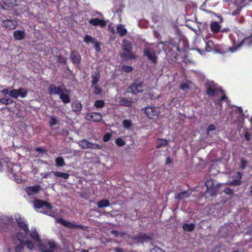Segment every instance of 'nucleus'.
I'll return each instance as SVG.
<instances>
[{"label": "nucleus", "mask_w": 252, "mask_h": 252, "mask_svg": "<svg viewBox=\"0 0 252 252\" xmlns=\"http://www.w3.org/2000/svg\"><path fill=\"white\" fill-rule=\"evenodd\" d=\"M249 35L244 36L243 39L239 44L234 45L229 48L228 51L231 52H235L243 45L250 47L252 46V29L250 30Z\"/></svg>", "instance_id": "f257e3e1"}, {"label": "nucleus", "mask_w": 252, "mask_h": 252, "mask_svg": "<svg viewBox=\"0 0 252 252\" xmlns=\"http://www.w3.org/2000/svg\"><path fill=\"white\" fill-rule=\"evenodd\" d=\"M122 49L125 53L121 54L122 57H124L126 59H135V56L132 53V44L129 40L124 39L122 41Z\"/></svg>", "instance_id": "f03ea898"}, {"label": "nucleus", "mask_w": 252, "mask_h": 252, "mask_svg": "<svg viewBox=\"0 0 252 252\" xmlns=\"http://www.w3.org/2000/svg\"><path fill=\"white\" fill-rule=\"evenodd\" d=\"M206 94L209 96H214L218 92H220L224 94V91L221 88H218L217 85L213 82L208 83L206 86Z\"/></svg>", "instance_id": "7ed1b4c3"}, {"label": "nucleus", "mask_w": 252, "mask_h": 252, "mask_svg": "<svg viewBox=\"0 0 252 252\" xmlns=\"http://www.w3.org/2000/svg\"><path fill=\"white\" fill-rule=\"evenodd\" d=\"M38 247L41 252H54L56 248L54 242H49L46 243L40 242Z\"/></svg>", "instance_id": "20e7f679"}, {"label": "nucleus", "mask_w": 252, "mask_h": 252, "mask_svg": "<svg viewBox=\"0 0 252 252\" xmlns=\"http://www.w3.org/2000/svg\"><path fill=\"white\" fill-rule=\"evenodd\" d=\"M28 91L27 90L19 88L18 89H13L10 91V96L17 99L18 97L25 98L28 95Z\"/></svg>", "instance_id": "39448f33"}, {"label": "nucleus", "mask_w": 252, "mask_h": 252, "mask_svg": "<svg viewBox=\"0 0 252 252\" xmlns=\"http://www.w3.org/2000/svg\"><path fill=\"white\" fill-rule=\"evenodd\" d=\"M79 146L84 149H101L102 146L96 143L89 142L87 140L83 139L79 141Z\"/></svg>", "instance_id": "423d86ee"}, {"label": "nucleus", "mask_w": 252, "mask_h": 252, "mask_svg": "<svg viewBox=\"0 0 252 252\" xmlns=\"http://www.w3.org/2000/svg\"><path fill=\"white\" fill-rule=\"evenodd\" d=\"M56 222L57 223H61L64 226L69 228H76L82 229L83 227V226L82 225L74 224L73 223L68 221L60 217L56 218Z\"/></svg>", "instance_id": "0eeeda50"}, {"label": "nucleus", "mask_w": 252, "mask_h": 252, "mask_svg": "<svg viewBox=\"0 0 252 252\" xmlns=\"http://www.w3.org/2000/svg\"><path fill=\"white\" fill-rule=\"evenodd\" d=\"M129 92L136 94L142 93L144 90V85L142 82L134 83L129 88Z\"/></svg>", "instance_id": "6e6552de"}, {"label": "nucleus", "mask_w": 252, "mask_h": 252, "mask_svg": "<svg viewBox=\"0 0 252 252\" xmlns=\"http://www.w3.org/2000/svg\"><path fill=\"white\" fill-rule=\"evenodd\" d=\"M242 174L241 172H237L234 175L232 176V181H229L227 184L229 186H237L241 185Z\"/></svg>", "instance_id": "1a4fd4ad"}, {"label": "nucleus", "mask_w": 252, "mask_h": 252, "mask_svg": "<svg viewBox=\"0 0 252 252\" xmlns=\"http://www.w3.org/2000/svg\"><path fill=\"white\" fill-rule=\"evenodd\" d=\"M48 91L50 95H59L63 91L68 92V90L60 86H56L54 84H50L48 88Z\"/></svg>", "instance_id": "9d476101"}, {"label": "nucleus", "mask_w": 252, "mask_h": 252, "mask_svg": "<svg viewBox=\"0 0 252 252\" xmlns=\"http://www.w3.org/2000/svg\"><path fill=\"white\" fill-rule=\"evenodd\" d=\"M144 112L149 119H153L155 116L158 117L159 114L158 109L155 107H146Z\"/></svg>", "instance_id": "9b49d317"}, {"label": "nucleus", "mask_w": 252, "mask_h": 252, "mask_svg": "<svg viewBox=\"0 0 252 252\" xmlns=\"http://www.w3.org/2000/svg\"><path fill=\"white\" fill-rule=\"evenodd\" d=\"M239 1V0H236L235 1V7L234 8H231L230 10V14L232 16L238 15L244 7L243 5H241V4L244 3L245 0H241L240 2Z\"/></svg>", "instance_id": "f8f14e48"}, {"label": "nucleus", "mask_w": 252, "mask_h": 252, "mask_svg": "<svg viewBox=\"0 0 252 252\" xmlns=\"http://www.w3.org/2000/svg\"><path fill=\"white\" fill-rule=\"evenodd\" d=\"M33 205L34 208L38 209H43L44 208L48 209H51L52 208V206L50 203L40 199H36L34 200Z\"/></svg>", "instance_id": "ddd939ff"}, {"label": "nucleus", "mask_w": 252, "mask_h": 252, "mask_svg": "<svg viewBox=\"0 0 252 252\" xmlns=\"http://www.w3.org/2000/svg\"><path fill=\"white\" fill-rule=\"evenodd\" d=\"M18 25V22L15 20L6 19L3 20L1 23V27L9 30L15 29Z\"/></svg>", "instance_id": "4468645a"}, {"label": "nucleus", "mask_w": 252, "mask_h": 252, "mask_svg": "<svg viewBox=\"0 0 252 252\" xmlns=\"http://www.w3.org/2000/svg\"><path fill=\"white\" fill-rule=\"evenodd\" d=\"M144 56L147 57L148 59L152 63L156 64L158 62L157 57L155 52L153 50L144 49L143 51Z\"/></svg>", "instance_id": "2eb2a0df"}, {"label": "nucleus", "mask_w": 252, "mask_h": 252, "mask_svg": "<svg viewBox=\"0 0 252 252\" xmlns=\"http://www.w3.org/2000/svg\"><path fill=\"white\" fill-rule=\"evenodd\" d=\"M41 187L39 185L33 186H30L25 188V191L29 196L34 195L38 193L41 190Z\"/></svg>", "instance_id": "dca6fc26"}, {"label": "nucleus", "mask_w": 252, "mask_h": 252, "mask_svg": "<svg viewBox=\"0 0 252 252\" xmlns=\"http://www.w3.org/2000/svg\"><path fill=\"white\" fill-rule=\"evenodd\" d=\"M86 118L89 121L94 122H99L102 119V115L100 113L92 112L87 114Z\"/></svg>", "instance_id": "f3484780"}, {"label": "nucleus", "mask_w": 252, "mask_h": 252, "mask_svg": "<svg viewBox=\"0 0 252 252\" xmlns=\"http://www.w3.org/2000/svg\"><path fill=\"white\" fill-rule=\"evenodd\" d=\"M70 59L73 64L78 65L81 63V56L76 50H73L70 52Z\"/></svg>", "instance_id": "a211bd4d"}, {"label": "nucleus", "mask_w": 252, "mask_h": 252, "mask_svg": "<svg viewBox=\"0 0 252 252\" xmlns=\"http://www.w3.org/2000/svg\"><path fill=\"white\" fill-rule=\"evenodd\" d=\"M89 23L94 26H99L101 27H104L106 26V22L105 20L98 18L90 19Z\"/></svg>", "instance_id": "6ab92c4d"}, {"label": "nucleus", "mask_w": 252, "mask_h": 252, "mask_svg": "<svg viewBox=\"0 0 252 252\" xmlns=\"http://www.w3.org/2000/svg\"><path fill=\"white\" fill-rule=\"evenodd\" d=\"M16 222L18 225L26 233H28L29 231L28 224L26 223L25 220L21 218H19L16 219Z\"/></svg>", "instance_id": "aec40b11"}, {"label": "nucleus", "mask_w": 252, "mask_h": 252, "mask_svg": "<svg viewBox=\"0 0 252 252\" xmlns=\"http://www.w3.org/2000/svg\"><path fill=\"white\" fill-rule=\"evenodd\" d=\"M69 91L68 92H65V91H63L59 95L60 99L62 100V101L64 104L69 103L70 101V97L68 94Z\"/></svg>", "instance_id": "412c9836"}, {"label": "nucleus", "mask_w": 252, "mask_h": 252, "mask_svg": "<svg viewBox=\"0 0 252 252\" xmlns=\"http://www.w3.org/2000/svg\"><path fill=\"white\" fill-rule=\"evenodd\" d=\"M26 32L24 31L16 30L13 32V36L15 40H22L26 37Z\"/></svg>", "instance_id": "4be33fe9"}, {"label": "nucleus", "mask_w": 252, "mask_h": 252, "mask_svg": "<svg viewBox=\"0 0 252 252\" xmlns=\"http://www.w3.org/2000/svg\"><path fill=\"white\" fill-rule=\"evenodd\" d=\"M119 104L121 106L125 107H131L132 106L131 99L130 98H125L121 97L120 98L119 101Z\"/></svg>", "instance_id": "5701e85b"}, {"label": "nucleus", "mask_w": 252, "mask_h": 252, "mask_svg": "<svg viewBox=\"0 0 252 252\" xmlns=\"http://www.w3.org/2000/svg\"><path fill=\"white\" fill-rule=\"evenodd\" d=\"M91 77L92 78V80L91 81L92 86H96L97 84V83L99 81L100 75L99 71L96 70L94 72H93Z\"/></svg>", "instance_id": "b1692460"}, {"label": "nucleus", "mask_w": 252, "mask_h": 252, "mask_svg": "<svg viewBox=\"0 0 252 252\" xmlns=\"http://www.w3.org/2000/svg\"><path fill=\"white\" fill-rule=\"evenodd\" d=\"M82 109V104L77 101H74L71 103V109L72 111L75 112H80Z\"/></svg>", "instance_id": "393cba45"}, {"label": "nucleus", "mask_w": 252, "mask_h": 252, "mask_svg": "<svg viewBox=\"0 0 252 252\" xmlns=\"http://www.w3.org/2000/svg\"><path fill=\"white\" fill-rule=\"evenodd\" d=\"M116 30L117 33L121 37H123L127 34V30L121 24L117 25Z\"/></svg>", "instance_id": "a878e982"}, {"label": "nucleus", "mask_w": 252, "mask_h": 252, "mask_svg": "<svg viewBox=\"0 0 252 252\" xmlns=\"http://www.w3.org/2000/svg\"><path fill=\"white\" fill-rule=\"evenodd\" d=\"M182 228L184 231L188 232H192L195 229V224L193 223H184L182 226Z\"/></svg>", "instance_id": "bb28decb"}, {"label": "nucleus", "mask_w": 252, "mask_h": 252, "mask_svg": "<svg viewBox=\"0 0 252 252\" xmlns=\"http://www.w3.org/2000/svg\"><path fill=\"white\" fill-rule=\"evenodd\" d=\"M168 144V141L164 139L158 138L156 143V148L159 149Z\"/></svg>", "instance_id": "cd10ccee"}, {"label": "nucleus", "mask_w": 252, "mask_h": 252, "mask_svg": "<svg viewBox=\"0 0 252 252\" xmlns=\"http://www.w3.org/2000/svg\"><path fill=\"white\" fill-rule=\"evenodd\" d=\"M210 29L213 33H218L220 30V26L217 22H212L210 25Z\"/></svg>", "instance_id": "c85d7f7f"}, {"label": "nucleus", "mask_w": 252, "mask_h": 252, "mask_svg": "<svg viewBox=\"0 0 252 252\" xmlns=\"http://www.w3.org/2000/svg\"><path fill=\"white\" fill-rule=\"evenodd\" d=\"M189 196L188 191H183L179 193H177L175 195V198L179 200H181L184 198L188 197Z\"/></svg>", "instance_id": "c756f323"}, {"label": "nucleus", "mask_w": 252, "mask_h": 252, "mask_svg": "<svg viewBox=\"0 0 252 252\" xmlns=\"http://www.w3.org/2000/svg\"><path fill=\"white\" fill-rule=\"evenodd\" d=\"M110 205V201L107 199H102L97 203V206L99 208L108 207Z\"/></svg>", "instance_id": "7c9ffc66"}, {"label": "nucleus", "mask_w": 252, "mask_h": 252, "mask_svg": "<svg viewBox=\"0 0 252 252\" xmlns=\"http://www.w3.org/2000/svg\"><path fill=\"white\" fill-rule=\"evenodd\" d=\"M220 187V185H218V186H214L208 189H206V192H208L209 193V194L212 196H216L217 194V192H218V188Z\"/></svg>", "instance_id": "2f4dec72"}, {"label": "nucleus", "mask_w": 252, "mask_h": 252, "mask_svg": "<svg viewBox=\"0 0 252 252\" xmlns=\"http://www.w3.org/2000/svg\"><path fill=\"white\" fill-rule=\"evenodd\" d=\"M52 173L55 176L58 177H61L64 179H67L69 177V174L67 173H63L58 171H53Z\"/></svg>", "instance_id": "473e14b6"}, {"label": "nucleus", "mask_w": 252, "mask_h": 252, "mask_svg": "<svg viewBox=\"0 0 252 252\" xmlns=\"http://www.w3.org/2000/svg\"><path fill=\"white\" fill-rule=\"evenodd\" d=\"M55 164L57 167H63L65 164L64 159L60 157L55 159Z\"/></svg>", "instance_id": "72a5a7b5"}, {"label": "nucleus", "mask_w": 252, "mask_h": 252, "mask_svg": "<svg viewBox=\"0 0 252 252\" xmlns=\"http://www.w3.org/2000/svg\"><path fill=\"white\" fill-rule=\"evenodd\" d=\"M134 239L139 241H145L147 239H149V237L146 234L140 233L139 235L135 237Z\"/></svg>", "instance_id": "f704fd0d"}, {"label": "nucleus", "mask_w": 252, "mask_h": 252, "mask_svg": "<svg viewBox=\"0 0 252 252\" xmlns=\"http://www.w3.org/2000/svg\"><path fill=\"white\" fill-rule=\"evenodd\" d=\"M105 102L103 100H95L94 103V106L96 108H102L105 106Z\"/></svg>", "instance_id": "c9c22d12"}, {"label": "nucleus", "mask_w": 252, "mask_h": 252, "mask_svg": "<svg viewBox=\"0 0 252 252\" xmlns=\"http://www.w3.org/2000/svg\"><path fill=\"white\" fill-rule=\"evenodd\" d=\"M58 123L57 118L55 116H51L50 119L49 121V125L51 127L57 125Z\"/></svg>", "instance_id": "e433bc0d"}, {"label": "nucleus", "mask_w": 252, "mask_h": 252, "mask_svg": "<svg viewBox=\"0 0 252 252\" xmlns=\"http://www.w3.org/2000/svg\"><path fill=\"white\" fill-rule=\"evenodd\" d=\"M24 244L23 241H21L20 243L15 246L14 249L15 252H22L24 249Z\"/></svg>", "instance_id": "4c0bfd02"}, {"label": "nucleus", "mask_w": 252, "mask_h": 252, "mask_svg": "<svg viewBox=\"0 0 252 252\" xmlns=\"http://www.w3.org/2000/svg\"><path fill=\"white\" fill-rule=\"evenodd\" d=\"M31 237L33 239L34 241L36 242H39L40 241V237L36 231H32L30 234Z\"/></svg>", "instance_id": "58836bf2"}, {"label": "nucleus", "mask_w": 252, "mask_h": 252, "mask_svg": "<svg viewBox=\"0 0 252 252\" xmlns=\"http://www.w3.org/2000/svg\"><path fill=\"white\" fill-rule=\"evenodd\" d=\"M84 41L87 44H89V43H93L95 42L94 39L88 34H87L85 36L84 38Z\"/></svg>", "instance_id": "ea45409f"}, {"label": "nucleus", "mask_w": 252, "mask_h": 252, "mask_svg": "<svg viewBox=\"0 0 252 252\" xmlns=\"http://www.w3.org/2000/svg\"><path fill=\"white\" fill-rule=\"evenodd\" d=\"M92 87L94 89V93L95 94L97 95H101L102 93V90L101 88L97 86V85L96 86H92Z\"/></svg>", "instance_id": "a19ab883"}, {"label": "nucleus", "mask_w": 252, "mask_h": 252, "mask_svg": "<svg viewBox=\"0 0 252 252\" xmlns=\"http://www.w3.org/2000/svg\"><path fill=\"white\" fill-rule=\"evenodd\" d=\"M123 125L126 128L129 129L132 126V123L130 120H125L123 122Z\"/></svg>", "instance_id": "79ce46f5"}, {"label": "nucleus", "mask_w": 252, "mask_h": 252, "mask_svg": "<svg viewBox=\"0 0 252 252\" xmlns=\"http://www.w3.org/2000/svg\"><path fill=\"white\" fill-rule=\"evenodd\" d=\"M4 162L7 164V165L8 166V172L13 174V171L12 168L13 164L10 162L9 160L7 158L6 159V161Z\"/></svg>", "instance_id": "37998d69"}, {"label": "nucleus", "mask_w": 252, "mask_h": 252, "mask_svg": "<svg viewBox=\"0 0 252 252\" xmlns=\"http://www.w3.org/2000/svg\"><path fill=\"white\" fill-rule=\"evenodd\" d=\"M13 102L14 101L8 98H1L0 99V103L4 105H8Z\"/></svg>", "instance_id": "c03bdc74"}, {"label": "nucleus", "mask_w": 252, "mask_h": 252, "mask_svg": "<svg viewBox=\"0 0 252 252\" xmlns=\"http://www.w3.org/2000/svg\"><path fill=\"white\" fill-rule=\"evenodd\" d=\"M24 246L26 245L27 248L30 250H32L34 248V245L33 243L30 241V240H27V241H23Z\"/></svg>", "instance_id": "a18cd8bd"}, {"label": "nucleus", "mask_w": 252, "mask_h": 252, "mask_svg": "<svg viewBox=\"0 0 252 252\" xmlns=\"http://www.w3.org/2000/svg\"><path fill=\"white\" fill-rule=\"evenodd\" d=\"M133 68L131 66L124 65L122 68V70L126 73H129L132 71Z\"/></svg>", "instance_id": "49530a36"}, {"label": "nucleus", "mask_w": 252, "mask_h": 252, "mask_svg": "<svg viewBox=\"0 0 252 252\" xmlns=\"http://www.w3.org/2000/svg\"><path fill=\"white\" fill-rule=\"evenodd\" d=\"M205 185L206 187V189H208L214 186V183L213 180H208L206 181Z\"/></svg>", "instance_id": "de8ad7c7"}, {"label": "nucleus", "mask_w": 252, "mask_h": 252, "mask_svg": "<svg viewBox=\"0 0 252 252\" xmlns=\"http://www.w3.org/2000/svg\"><path fill=\"white\" fill-rule=\"evenodd\" d=\"M58 62L61 63H63L64 64H66V59L62 55H59L57 57Z\"/></svg>", "instance_id": "09e8293b"}, {"label": "nucleus", "mask_w": 252, "mask_h": 252, "mask_svg": "<svg viewBox=\"0 0 252 252\" xmlns=\"http://www.w3.org/2000/svg\"><path fill=\"white\" fill-rule=\"evenodd\" d=\"M116 143L119 146H123L126 144V142L123 139L118 138L116 139Z\"/></svg>", "instance_id": "8fccbe9b"}, {"label": "nucleus", "mask_w": 252, "mask_h": 252, "mask_svg": "<svg viewBox=\"0 0 252 252\" xmlns=\"http://www.w3.org/2000/svg\"><path fill=\"white\" fill-rule=\"evenodd\" d=\"M108 30L112 34H115L116 33V30L115 29V27L113 26V24H109L108 26Z\"/></svg>", "instance_id": "3c124183"}, {"label": "nucleus", "mask_w": 252, "mask_h": 252, "mask_svg": "<svg viewBox=\"0 0 252 252\" xmlns=\"http://www.w3.org/2000/svg\"><path fill=\"white\" fill-rule=\"evenodd\" d=\"M111 137H112V135L110 133H106L104 135V136L103 137V140L104 142H108L111 139Z\"/></svg>", "instance_id": "603ef678"}, {"label": "nucleus", "mask_w": 252, "mask_h": 252, "mask_svg": "<svg viewBox=\"0 0 252 252\" xmlns=\"http://www.w3.org/2000/svg\"><path fill=\"white\" fill-rule=\"evenodd\" d=\"M223 192L228 195H232L233 194V190L229 188H226L223 189Z\"/></svg>", "instance_id": "864d4df0"}, {"label": "nucleus", "mask_w": 252, "mask_h": 252, "mask_svg": "<svg viewBox=\"0 0 252 252\" xmlns=\"http://www.w3.org/2000/svg\"><path fill=\"white\" fill-rule=\"evenodd\" d=\"M24 237L25 234L21 232L18 233L16 236V239L20 242H21V241H24L22 238Z\"/></svg>", "instance_id": "5fc2aeb1"}, {"label": "nucleus", "mask_w": 252, "mask_h": 252, "mask_svg": "<svg viewBox=\"0 0 252 252\" xmlns=\"http://www.w3.org/2000/svg\"><path fill=\"white\" fill-rule=\"evenodd\" d=\"M151 252H165L164 251L158 247H155L151 250Z\"/></svg>", "instance_id": "6e6d98bb"}, {"label": "nucleus", "mask_w": 252, "mask_h": 252, "mask_svg": "<svg viewBox=\"0 0 252 252\" xmlns=\"http://www.w3.org/2000/svg\"><path fill=\"white\" fill-rule=\"evenodd\" d=\"M216 128L215 126L213 124L210 125L207 128V133H208L209 131L215 130Z\"/></svg>", "instance_id": "4d7b16f0"}, {"label": "nucleus", "mask_w": 252, "mask_h": 252, "mask_svg": "<svg viewBox=\"0 0 252 252\" xmlns=\"http://www.w3.org/2000/svg\"><path fill=\"white\" fill-rule=\"evenodd\" d=\"M5 5L10 6V5L13 4V2H14L15 0H2Z\"/></svg>", "instance_id": "13d9d810"}, {"label": "nucleus", "mask_w": 252, "mask_h": 252, "mask_svg": "<svg viewBox=\"0 0 252 252\" xmlns=\"http://www.w3.org/2000/svg\"><path fill=\"white\" fill-rule=\"evenodd\" d=\"M189 88V85L186 83H183L180 85V89L182 90H186Z\"/></svg>", "instance_id": "bf43d9fd"}, {"label": "nucleus", "mask_w": 252, "mask_h": 252, "mask_svg": "<svg viewBox=\"0 0 252 252\" xmlns=\"http://www.w3.org/2000/svg\"><path fill=\"white\" fill-rule=\"evenodd\" d=\"M35 151L39 153H45L46 152V150L40 147L36 148Z\"/></svg>", "instance_id": "052dcab7"}, {"label": "nucleus", "mask_w": 252, "mask_h": 252, "mask_svg": "<svg viewBox=\"0 0 252 252\" xmlns=\"http://www.w3.org/2000/svg\"><path fill=\"white\" fill-rule=\"evenodd\" d=\"M241 167L242 169H244L246 168L247 161L245 160L243 158L241 159Z\"/></svg>", "instance_id": "680f3d73"}, {"label": "nucleus", "mask_w": 252, "mask_h": 252, "mask_svg": "<svg viewBox=\"0 0 252 252\" xmlns=\"http://www.w3.org/2000/svg\"><path fill=\"white\" fill-rule=\"evenodd\" d=\"M95 49L97 52H99L100 50V44L98 42H95Z\"/></svg>", "instance_id": "e2e57ef3"}, {"label": "nucleus", "mask_w": 252, "mask_h": 252, "mask_svg": "<svg viewBox=\"0 0 252 252\" xmlns=\"http://www.w3.org/2000/svg\"><path fill=\"white\" fill-rule=\"evenodd\" d=\"M113 251H114L115 252H124V250L123 249L118 247L113 248Z\"/></svg>", "instance_id": "0e129e2a"}, {"label": "nucleus", "mask_w": 252, "mask_h": 252, "mask_svg": "<svg viewBox=\"0 0 252 252\" xmlns=\"http://www.w3.org/2000/svg\"><path fill=\"white\" fill-rule=\"evenodd\" d=\"M244 137L247 141H249L250 140L251 135L249 132H245L244 133Z\"/></svg>", "instance_id": "69168bd1"}, {"label": "nucleus", "mask_w": 252, "mask_h": 252, "mask_svg": "<svg viewBox=\"0 0 252 252\" xmlns=\"http://www.w3.org/2000/svg\"><path fill=\"white\" fill-rule=\"evenodd\" d=\"M220 100L222 102V101H226V102H228V98L227 97V96L224 94L223 95H222V96H221L220 98Z\"/></svg>", "instance_id": "338daca9"}, {"label": "nucleus", "mask_w": 252, "mask_h": 252, "mask_svg": "<svg viewBox=\"0 0 252 252\" xmlns=\"http://www.w3.org/2000/svg\"><path fill=\"white\" fill-rule=\"evenodd\" d=\"M237 21L239 24H243L245 21V19L244 18V17L242 16V17L238 18Z\"/></svg>", "instance_id": "774afa93"}]
</instances>
